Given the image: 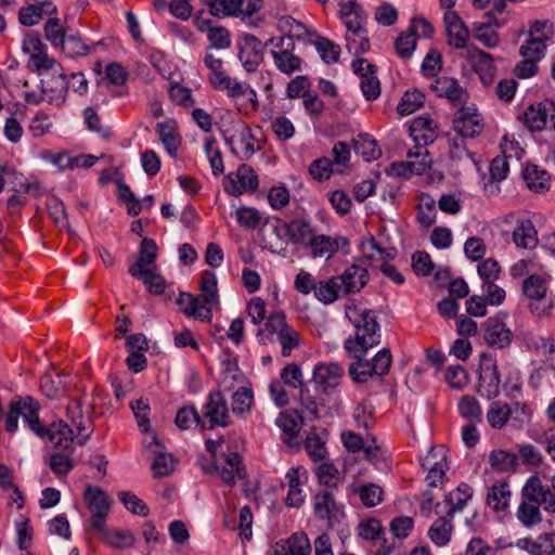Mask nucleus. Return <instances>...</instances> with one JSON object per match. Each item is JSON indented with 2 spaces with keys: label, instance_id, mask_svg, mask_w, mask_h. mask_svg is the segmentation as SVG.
<instances>
[{
  "label": "nucleus",
  "instance_id": "nucleus-13",
  "mask_svg": "<svg viewBox=\"0 0 555 555\" xmlns=\"http://www.w3.org/2000/svg\"><path fill=\"white\" fill-rule=\"evenodd\" d=\"M258 186L257 176L255 171L246 165L238 167L234 177L229 175L224 184L227 193L237 196L247 191H254Z\"/></svg>",
  "mask_w": 555,
  "mask_h": 555
},
{
  "label": "nucleus",
  "instance_id": "nucleus-35",
  "mask_svg": "<svg viewBox=\"0 0 555 555\" xmlns=\"http://www.w3.org/2000/svg\"><path fill=\"white\" fill-rule=\"evenodd\" d=\"M305 43L313 44L321 59L326 64L336 63L339 59V46L335 44L333 41L325 37L319 36L314 30H312L311 38L309 37Z\"/></svg>",
  "mask_w": 555,
  "mask_h": 555
},
{
  "label": "nucleus",
  "instance_id": "nucleus-39",
  "mask_svg": "<svg viewBox=\"0 0 555 555\" xmlns=\"http://www.w3.org/2000/svg\"><path fill=\"white\" fill-rule=\"evenodd\" d=\"M503 156H496L490 165L491 178L495 181H502L507 177L509 164L507 162V153L514 150V142L509 141L507 137L503 138L501 143Z\"/></svg>",
  "mask_w": 555,
  "mask_h": 555
},
{
  "label": "nucleus",
  "instance_id": "nucleus-2",
  "mask_svg": "<svg viewBox=\"0 0 555 555\" xmlns=\"http://www.w3.org/2000/svg\"><path fill=\"white\" fill-rule=\"evenodd\" d=\"M204 63L209 69L208 80L214 89L225 91L229 98L236 99L248 94L256 95L255 91L246 82L232 79L222 69V60L211 53H207Z\"/></svg>",
  "mask_w": 555,
  "mask_h": 555
},
{
  "label": "nucleus",
  "instance_id": "nucleus-44",
  "mask_svg": "<svg viewBox=\"0 0 555 555\" xmlns=\"http://www.w3.org/2000/svg\"><path fill=\"white\" fill-rule=\"evenodd\" d=\"M353 150L366 162L374 160L380 155L375 139L369 133H360L353 139Z\"/></svg>",
  "mask_w": 555,
  "mask_h": 555
},
{
  "label": "nucleus",
  "instance_id": "nucleus-34",
  "mask_svg": "<svg viewBox=\"0 0 555 555\" xmlns=\"http://www.w3.org/2000/svg\"><path fill=\"white\" fill-rule=\"evenodd\" d=\"M433 91L440 98L444 96L451 102H460L465 95V90L457 80L450 77L437 78L431 85Z\"/></svg>",
  "mask_w": 555,
  "mask_h": 555
},
{
  "label": "nucleus",
  "instance_id": "nucleus-17",
  "mask_svg": "<svg viewBox=\"0 0 555 555\" xmlns=\"http://www.w3.org/2000/svg\"><path fill=\"white\" fill-rule=\"evenodd\" d=\"M466 57L485 85L492 82L495 67L491 54L475 47H467Z\"/></svg>",
  "mask_w": 555,
  "mask_h": 555
},
{
  "label": "nucleus",
  "instance_id": "nucleus-56",
  "mask_svg": "<svg viewBox=\"0 0 555 555\" xmlns=\"http://www.w3.org/2000/svg\"><path fill=\"white\" fill-rule=\"evenodd\" d=\"M491 17L488 15L487 22L474 23V37L483 43L487 48H493L499 43V36L495 30L490 28Z\"/></svg>",
  "mask_w": 555,
  "mask_h": 555
},
{
  "label": "nucleus",
  "instance_id": "nucleus-62",
  "mask_svg": "<svg viewBox=\"0 0 555 555\" xmlns=\"http://www.w3.org/2000/svg\"><path fill=\"white\" fill-rule=\"evenodd\" d=\"M335 509V501L330 491L318 493L314 496V513L319 518L331 519Z\"/></svg>",
  "mask_w": 555,
  "mask_h": 555
},
{
  "label": "nucleus",
  "instance_id": "nucleus-7",
  "mask_svg": "<svg viewBox=\"0 0 555 555\" xmlns=\"http://www.w3.org/2000/svg\"><path fill=\"white\" fill-rule=\"evenodd\" d=\"M505 313L499 312L487 319L483 323L485 341L493 348L503 349L508 347L513 341L514 335L505 323Z\"/></svg>",
  "mask_w": 555,
  "mask_h": 555
},
{
  "label": "nucleus",
  "instance_id": "nucleus-59",
  "mask_svg": "<svg viewBox=\"0 0 555 555\" xmlns=\"http://www.w3.org/2000/svg\"><path fill=\"white\" fill-rule=\"evenodd\" d=\"M202 297L207 305L218 302L217 276L214 271H205L201 283Z\"/></svg>",
  "mask_w": 555,
  "mask_h": 555
},
{
  "label": "nucleus",
  "instance_id": "nucleus-41",
  "mask_svg": "<svg viewBox=\"0 0 555 555\" xmlns=\"http://www.w3.org/2000/svg\"><path fill=\"white\" fill-rule=\"evenodd\" d=\"M513 241L516 246L529 249L533 248L537 243V231L530 220H522L513 231Z\"/></svg>",
  "mask_w": 555,
  "mask_h": 555
},
{
  "label": "nucleus",
  "instance_id": "nucleus-33",
  "mask_svg": "<svg viewBox=\"0 0 555 555\" xmlns=\"http://www.w3.org/2000/svg\"><path fill=\"white\" fill-rule=\"evenodd\" d=\"M242 457L238 453L232 452L216 461L215 468L221 479L227 483H233L236 476H240Z\"/></svg>",
  "mask_w": 555,
  "mask_h": 555
},
{
  "label": "nucleus",
  "instance_id": "nucleus-11",
  "mask_svg": "<svg viewBox=\"0 0 555 555\" xmlns=\"http://www.w3.org/2000/svg\"><path fill=\"white\" fill-rule=\"evenodd\" d=\"M454 129L462 137L474 138L483 129L482 117L474 106L461 107L454 115Z\"/></svg>",
  "mask_w": 555,
  "mask_h": 555
},
{
  "label": "nucleus",
  "instance_id": "nucleus-28",
  "mask_svg": "<svg viewBox=\"0 0 555 555\" xmlns=\"http://www.w3.org/2000/svg\"><path fill=\"white\" fill-rule=\"evenodd\" d=\"M176 304L179 305L181 312L189 318L199 320H210L211 318V309L205 308L199 299L191 294L180 293Z\"/></svg>",
  "mask_w": 555,
  "mask_h": 555
},
{
  "label": "nucleus",
  "instance_id": "nucleus-63",
  "mask_svg": "<svg viewBox=\"0 0 555 555\" xmlns=\"http://www.w3.org/2000/svg\"><path fill=\"white\" fill-rule=\"evenodd\" d=\"M425 96L421 91L405 92L398 104V113L402 116L414 113L424 103Z\"/></svg>",
  "mask_w": 555,
  "mask_h": 555
},
{
  "label": "nucleus",
  "instance_id": "nucleus-25",
  "mask_svg": "<svg viewBox=\"0 0 555 555\" xmlns=\"http://www.w3.org/2000/svg\"><path fill=\"white\" fill-rule=\"evenodd\" d=\"M43 100L46 99L52 105H61L65 102L67 95L66 76L60 73L51 79L43 80L41 83Z\"/></svg>",
  "mask_w": 555,
  "mask_h": 555
},
{
  "label": "nucleus",
  "instance_id": "nucleus-8",
  "mask_svg": "<svg viewBox=\"0 0 555 555\" xmlns=\"http://www.w3.org/2000/svg\"><path fill=\"white\" fill-rule=\"evenodd\" d=\"M23 51L29 55L28 66L37 72L54 69L56 61L48 54L46 44L36 35H27L22 44Z\"/></svg>",
  "mask_w": 555,
  "mask_h": 555
},
{
  "label": "nucleus",
  "instance_id": "nucleus-27",
  "mask_svg": "<svg viewBox=\"0 0 555 555\" xmlns=\"http://www.w3.org/2000/svg\"><path fill=\"white\" fill-rule=\"evenodd\" d=\"M473 494V488L465 482H461L454 491L446 494L444 502L449 505L447 516L452 519L456 512H462Z\"/></svg>",
  "mask_w": 555,
  "mask_h": 555
},
{
  "label": "nucleus",
  "instance_id": "nucleus-49",
  "mask_svg": "<svg viewBox=\"0 0 555 555\" xmlns=\"http://www.w3.org/2000/svg\"><path fill=\"white\" fill-rule=\"evenodd\" d=\"M209 12L212 16H238L242 13V1L240 0H206Z\"/></svg>",
  "mask_w": 555,
  "mask_h": 555
},
{
  "label": "nucleus",
  "instance_id": "nucleus-36",
  "mask_svg": "<svg viewBox=\"0 0 555 555\" xmlns=\"http://www.w3.org/2000/svg\"><path fill=\"white\" fill-rule=\"evenodd\" d=\"M244 379L245 376L240 370L236 360L228 358L221 362L219 384L224 390H232L236 385L243 384Z\"/></svg>",
  "mask_w": 555,
  "mask_h": 555
},
{
  "label": "nucleus",
  "instance_id": "nucleus-48",
  "mask_svg": "<svg viewBox=\"0 0 555 555\" xmlns=\"http://www.w3.org/2000/svg\"><path fill=\"white\" fill-rule=\"evenodd\" d=\"M430 160L418 162H399L390 165V171L393 176L409 179L412 175H423L429 168Z\"/></svg>",
  "mask_w": 555,
  "mask_h": 555
},
{
  "label": "nucleus",
  "instance_id": "nucleus-37",
  "mask_svg": "<svg viewBox=\"0 0 555 555\" xmlns=\"http://www.w3.org/2000/svg\"><path fill=\"white\" fill-rule=\"evenodd\" d=\"M488 461L491 468L500 473L515 470L519 465L517 454L503 449L492 450Z\"/></svg>",
  "mask_w": 555,
  "mask_h": 555
},
{
  "label": "nucleus",
  "instance_id": "nucleus-64",
  "mask_svg": "<svg viewBox=\"0 0 555 555\" xmlns=\"http://www.w3.org/2000/svg\"><path fill=\"white\" fill-rule=\"evenodd\" d=\"M60 47L63 53L69 57L83 56L90 51L89 47L82 42L81 38L75 35L66 36Z\"/></svg>",
  "mask_w": 555,
  "mask_h": 555
},
{
  "label": "nucleus",
  "instance_id": "nucleus-12",
  "mask_svg": "<svg viewBox=\"0 0 555 555\" xmlns=\"http://www.w3.org/2000/svg\"><path fill=\"white\" fill-rule=\"evenodd\" d=\"M304 417L297 410L281 412L275 425L281 429L282 441L289 448L298 447L297 437L302 427Z\"/></svg>",
  "mask_w": 555,
  "mask_h": 555
},
{
  "label": "nucleus",
  "instance_id": "nucleus-61",
  "mask_svg": "<svg viewBox=\"0 0 555 555\" xmlns=\"http://www.w3.org/2000/svg\"><path fill=\"white\" fill-rule=\"evenodd\" d=\"M517 518L526 527H532L541 521L539 505L522 501L517 508Z\"/></svg>",
  "mask_w": 555,
  "mask_h": 555
},
{
  "label": "nucleus",
  "instance_id": "nucleus-23",
  "mask_svg": "<svg viewBox=\"0 0 555 555\" xmlns=\"http://www.w3.org/2000/svg\"><path fill=\"white\" fill-rule=\"evenodd\" d=\"M423 467L428 469L426 481L429 488L441 486L446 479L444 455L433 449L425 457Z\"/></svg>",
  "mask_w": 555,
  "mask_h": 555
},
{
  "label": "nucleus",
  "instance_id": "nucleus-58",
  "mask_svg": "<svg viewBox=\"0 0 555 555\" xmlns=\"http://www.w3.org/2000/svg\"><path fill=\"white\" fill-rule=\"evenodd\" d=\"M340 16L347 28V33H356L357 30L365 28L367 15L360 7L340 11Z\"/></svg>",
  "mask_w": 555,
  "mask_h": 555
},
{
  "label": "nucleus",
  "instance_id": "nucleus-54",
  "mask_svg": "<svg viewBox=\"0 0 555 555\" xmlns=\"http://www.w3.org/2000/svg\"><path fill=\"white\" fill-rule=\"evenodd\" d=\"M253 402L251 389L241 386L232 396V411L236 415H244L250 411Z\"/></svg>",
  "mask_w": 555,
  "mask_h": 555
},
{
  "label": "nucleus",
  "instance_id": "nucleus-21",
  "mask_svg": "<svg viewBox=\"0 0 555 555\" xmlns=\"http://www.w3.org/2000/svg\"><path fill=\"white\" fill-rule=\"evenodd\" d=\"M343 295L360 292L369 281V273L365 268L352 264L343 274L336 275Z\"/></svg>",
  "mask_w": 555,
  "mask_h": 555
},
{
  "label": "nucleus",
  "instance_id": "nucleus-4",
  "mask_svg": "<svg viewBox=\"0 0 555 555\" xmlns=\"http://www.w3.org/2000/svg\"><path fill=\"white\" fill-rule=\"evenodd\" d=\"M270 46L273 64L279 72L292 75L301 70L302 59L295 53V42L288 37H271L266 41Z\"/></svg>",
  "mask_w": 555,
  "mask_h": 555
},
{
  "label": "nucleus",
  "instance_id": "nucleus-15",
  "mask_svg": "<svg viewBox=\"0 0 555 555\" xmlns=\"http://www.w3.org/2000/svg\"><path fill=\"white\" fill-rule=\"evenodd\" d=\"M448 43L454 49H464L469 36L468 28L455 11H447L443 15Z\"/></svg>",
  "mask_w": 555,
  "mask_h": 555
},
{
  "label": "nucleus",
  "instance_id": "nucleus-9",
  "mask_svg": "<svg viewBox=\"0 0 555 555\" xmlns=\"http://www.w3.org/2000/svg\"><path fill=\"white\" fill-rule=\"evenodd\" d=\"M203 415L210 427H227L231 423V416L225 397L220 391H212L204 405Z\"/></svg>",
  "mask_w": 555,
  "mask_h": 555
},
{
  "label": "nucleus",
  "instance_id": "nucleus-18",
  "mask_svg": "<svg viewBox=\"0 0 555 555\" xmlns=\"http://www.w3.org/2000/svg\"><path fill=\"white\" fill-rule=\"evenodd\" d=\"M18 412V416L24 420L28 427L40 438L44 439L47 427L40 424L39 405L30 397H25L17 401H12Z\"/></svg>",
  "mask_w": 555,
  "mask_h": 555
},
{
  "label": "nucleus",
  "instance_id": "nucleus-26",
  "mask_svg": "<svg viewBox=\"0 0 555 555\" xmlns=\"http://www.w3.org/2000/svg\"><path fill=\"white\" fill-rule=\"evenodd\" d=\"M306 248L313 258L330 259L338 251L339 245L337 238L315 233Z\"/></svg>",
  "mask_w": 555,
  "mask_h": 555
},
{
  "label": "nucleus",
  "instance_id": "nucleus-6",
  "mask_svg": "<svg viewBox=\"0 0 555 555\" xmlns=\"http://www.w3.org/2000/svg\"><path fill=\"white\" fill-rule=\"evenodd\" d=\"M83 496L88 508L91 512V527L94 530L102 529V526L105 524L111 509V498L102 489L92 487L90 485L86 487Z\"/></svg>",
  "mask_w": 555,
  "mask_h": 555
},
{
  "label": "nucleus",
  "instance_id": "nucleus-1",
  "mask_svg": "<svg viewBox=\"0 0 555 555\" xmlns=\"http://www.w3.org/2000/svg\"><path fill=\"white\" fill-rule=\"evenodd\" d=\"M346 314L356 328V335L344 341L349 357L365 354L380 344V327L373 311L354 307L349 308Z\"/></svg>",
  "mask_w": 555,
  "mask_h": 555
},
{
  "label": "nucleus",
  "instance_id": "nucleus-20",
  "mask_svg": "<svg viewBox=\"0 0 555 555\" xmlns=\"http://www.w3.org/2000/svg\"><path fill=\"white\" fill-rule=\"evenodd\" d=\"M285 234L294 245L306 248L317 231L311 222L304 218L293 219L284 224Z\"/></svg>",
  "mask_w": 555,
  "mask_h": 555
},
{
  "label": "nucleus",
  "instance_id": "nucleus-55",
  "mask_svg": "<svg viewBox=\"0 0 555 555\" xmlns=\"http://www.w3.org/2000/svg\"><path fill=\"white\" fill-rule=\"evenodd\" d=\"M346 47L350 53L363 54L370 50V40L365 28L356 33H346Z\"/></svg>",
  "mask_w": 555,
  "mask_h": 555
},
{
  "label": "nucleus",
  "instance_id": "nucleus-29",
  "mask_svg": "<svg viewBox=\"0 0 555 555\" xmlns=\"http://www.w3.org/2000/svg\"><path fill=\"white\" fill-rule=\"evenodd\" d=\"M278 28L283 34L282 37H288L295 40L306 42L312 36V29L307 28L301 22L296 21L289 15H284L278 21Z\"/></svg>",
  "mask_w": 555,
  "mask_h": 555
},
{
  "label": "nucleus",
  "instance_id": "nucleus-16",
  "mask_svg": "<svg viewBox=\"0 0 555 555\" xmlns=\"http://www.w3.org/2000/svg\"><path fill=\"white\" fill-rule=\"evenodd\" d=\"M344 374V369L334 362L319 363L313 369V382L323 391L336 388Z\"/></svg>",
  "mask_w": 555,
  "mask_h": 555
},
{
  "label": "nucleus",
  "instance_id": "nucleus-53",
  "mask_svg": "<svg viewBox=\"0 0 555 555\" xmlns=\"http://www.w3.org/2000/svg\"><path fill=\"white\" fill-rule=\"evenodd\" d=\"M116 183L118 188V201L127 205V214L129 216H138L142 210L140 199L122 180H116Z\"/></svg>",
  "mask_w": 555,
  "mask_h": 555
},
{
  "label": "nucleus",
  "instance_id": "nucleus-22",
  "mask_svg": "<svg viewBox=\"0 0 555 555\" xmlns=\"http://www.w3.org/2000/svg\"><path fill=\"white\" fill-rule=\"evenodd\" d=\"M410 135L417 146H426L436 140L437 124L430 117L418 116L411 122Z\"/></svg>",
  "mask_w": 555,
  "mask_h": 555
},
{
  "label": "nucleus",
  "instance_id": "nucleus-47",
  "mask_svg": "<svg viewBox=\"0 0 555 555\" xmlns=\"http://www.w3.org/2000/svg\"><path fill=\"white\" fill-rule=\"evenodd\" d=\"M363 253L372 262L380 263L388 262L397 255V250L393 247H382L373 237L363 244Z\"/></svg>",
  "mask_w": 555,
  "mask_h": 555
},
{
  "label": "nucleus",
  "instance_id": "nucleus-57",
  "mask_svg": "<svg viewBox=\"0 0 555 555\" xmlns=\"http://www.w3.org/2000/svg\"><path fill=\"white\" fill-rule=\"evenodd\" d=\"M118 499L124 504L126 509L133 515L146 517L150 513L149 506L131 491H120L118 493Z\"/></svg>",
  "mask_w": 555,
  "mask_h": 555
},
{
  "label": "nucleus",
  "instance_id": "nucleus-60",
  "mask_svg": "<svg viewBox=\"0 0 555 555\" xmlns=\"http://www.w3.org/2000/svg\"><path fill=\"white\" fill-rule=\"evenodd\" d=\"M130 408L133 412V415L135 417V421H137V424H138V427L140 428V430L144 434H152L150 433V417H149V414H150V404H149V401L146 399H143V398H140V399H137L135 401H132L130 403Z\"/></svg>",
  "mask_w": 555,
  "mask_h": 555
},
{
  "label": "nucleus",
  "instance_id": "nucleus-19",
  "mask_svg": "<svg viewBox=\"0 0 555 555\" xmlns=\"http://www.w3.org/2000/svg\"><path fill=\"white\" fill-rule=\"evenodd\" d=\"M102 542L115 551H127L134 546L137 538L134 533L127 529L106 528L95 529Z\"/></svg>",
  "mask_w": 555,
  "mask_h": 555
},
{
  "label": "nucleus",
  "instance_id": "nucleus-40",
  "mask_svg": "<svg viewBox=\"0 0 555 555\" xmlns=\"http://www.w3.org/2000/svg\"><path fill=\"white\" fill-rule=\"evenodd\" d=\"M281 550L286 555H310L312 551L309 538L305 532H295L288 539L281 541Z\"/></svg>",
  "mask_w": 555,
  "mask_h": 555
},
{
  "label": "nucleus",
  "instance_id": "nucleus-24",
  "mask_svg": "<svg viewBox=\"0 0 555 555\" xmlns=\"http://www.w3.org/2000/svg\"><path fill=\"white\" fill-rule=\"evenodd\" d=\"M516 546L530 555H555V532L540 534L537 540L518 539Z\"/></svg>",
  "mask_w": 555,
  "mask_h": 555
},
{
  "label": "nucleus",
  "instance_id": "nucleus-50",
  "mask_svg": "<svg viewBox=\"0 0 555 555\" xmlns=\"http://www.w3.org/2000/svg\"><path fill=\"white\" fill-rule=\"evenodd\" d=\"M366 507H374L383 501V489L376 483H365L360 487H351Z\"/></svg>",
  "mask_w": 555,
  "mask_h": 555
},
{
  "label": "nucleus",
  "instance_id": "nucleus-46",
  "mask_svg": "<svg viewBox=\"0 0 555 555\" xmlns=\"http://www.w3.org/2000/svg\"><path fill=\"white\" fill-rule=\"evenodd\" d=\"M314 296L319 301L328 305L337 300L339 296L344 295L338 280L336 276H332L326 281L318 283Z\"/></svg>",
  "mask_w": 555,
  "mask_h": 555
},
{
  "label": "nucleus",
  "instance_id": "nucleus-42",
  "mask_svg": "<svg viewBox=\"0 0 555 555\" xmlns=\"http://www.w3.org/2000/svg\"><path fill=\"white\" fill-rule=\"evenodd\" d=\"M47 431L44 439L51 441L55 448L67 449L74 441V431L65 423L53 424Z\"/></svg>",
  "mask_w": 555,
  "mask_h": 555
},
{
  "label": "nucleus",
  "instance_id": "nucleus-52",
  "mask_svg": "<svg viewBox=\"0 0 555 555\" xmlns=\"http://www.w3.org/2000/svg\"><path fill=\"white\" fill-rule=\"evenodd\" d=\"M450 520V518L439 517L429 528L428 535L436 545L442 546L450 541L452 530Z\"/></svg>",
  "mask_w": 555,
  "mask_h": 555
},
{
  "label": "nucleus",
  "instance_id": "nucleus-32",
  "mask_svg": "<svg viewBox=\"0 0 555 555\" xmlns=\"http://www.w3.org/2000/svg\"><path fill=\"white\" fill-rule=\"evenodd\" d=\"M550 275L531 274L521 284L522 294L532 301H540L545 298Z\"/></svg>",
  "mask_w": 555,
  "mask_h": 555
},
{
  "label": "nucleus",
  "instance_id": "nucleus-5",
  "mask_svg": "<svg viewBox=\"0 0 555 555\" xmlns=\"http://www.w3.org/2000/svg\"><path fill=\"white\" fill-rule=\"evenodd\" d=\"M266 43L256 36L244 33L237 38L238 60L248 73H254L263 60Z\"/></svg>",
  "mask_w": 555,
  "mask_h": 555
},
{
  "label": "nucleus",
  "instance_id": "nucleus-43",
  "mask_svg": "<svg viewBox=\"0 0 555 555\" xmlns=\"http://www.w3.org/2000/svg\"><path fill=\"white\" fill-rule=\"evenodd\" d=\"M511 498V491L506 482L493 485L487 493V504L495 512L506 509Z\"/></svg>",
  "mask_w": 555,
  "mask_h": 555
},
{
  "label": "nucleus",
  "instance_id": "nucleus-10",
  "mask_svg": "<svg viewBox=\"0 0 555 555\" xmlns=\"http://www.w3.org/2000/svg\"><path fill=\"white\" fill-rule=\"evenodd\" d=\"M143 447L146 449H152L154 453V460L151 464V470L154 478L159 479L167 477L173 470V455L171 453L166 452L164 444L157 438L155 433L151 434V441H143Z\"/></svg>",
  "mask_w": 555,
  "mask_h": 555
},
{
  "label": "nucleus",
  "instance_id": "nucleus-31",
  "mask_svg": "<svg viewBox=\"0 0 555 555\" xmlns=\"http://www.w3.org/2000/svg\"><path fill=\"white\" fill-rule=\"evenodd\" d=\"M157 256V246L151 238H143L140 245V254L137 261L129 268L131 275L151 270L150 266L154 263Z\"/></svg>",
  "mask_w": 555,
  "mask_h": 555
},
{
  "label": "nucleus",
  "instance_id": "nucleus-3",
  "mask_svg": "<svg viewBox=\"0 0 555 555\" xmlns=\"http://www.w3.org/2000/svg\"><path fill=\"white\" fill-rule=\"evenodd\" d=\"M364 356L352 357L356 361L349 365V375L356 383H365L375 375L384 376L388 373L391 365L389 349H380L371 361L365 360Z\"/></svg>",
  "mask_w": 555,
  "mask_h": 555
},
{
  "label": "nucleus",
  "instance_id": "nucleus-30",
  "mask_svg": "<svg viewBox=\"0 0 555 555\" xmlns=\"http://www.w3.org/2000/svg\"><path fill=\"white\" fill-rule=\"evenodd\" d=\"M513 415L512 406L501 400L492 401L486 412V420L493 429L504 428Z\"/></svg>",
  "mask_w": 555,
  "mask_h": 555
},
{
  "label": "nucleus",
  "instance_id": "nucleus-38",
  "mask_svg": "<svg viewBox=\"0 0 555 555\" xmlns=\"http://www.w3.org/2000/svg\"><path fill=\"white\" fill-rule=\"evenodd\" d=\"M527 186L535 192H544L550 188V175L537 165H528L522 172Z\"/></svg>",
  "mask_w": 555,
  "mask_h": 555
},
{
  "label": "nucleus",
  "instance_id": "nucleus-14",
  "mask_svg": "<svg viewBox=\"0 0 555 555\" xmlns=\"http://www.w3.org/2000/svg\"><path fill=\"white\" fill-rule=\"evenodd\" d=\"M482 358L488 360V363L480 371L478 393L490 400L496 398L500 393V374L496 364L490 357L483 354Z\"/></svg>",
  "mask_w": 555,
  "mask_h": 555
},
{
  "label": "nucleus",
  "instance_id": "nucleus-45",
  "mask_svg": "<svg viewBox=\"0 0 555 555\" xmlns=\"http://www.w3.org/2000/svg\"><path fill=\"white\" fill-rule=\"evenodd\" d=\"M522 118L524 122L531 131H541L547 125L548 113L541 104L530 105L524 112Z\"/></svg>",
  "mask_w": 555,
  "mask_h": 555
},
{
  "label": "nucleus",
  "instance_id": "nucleus-51",
  "mask_svg": "<svg viewBox=\"0 0 555 555\" xmlns=\"http://www.w3.org/2000/svg\"><path fill=\"white\" fill-rule=\"evenodd\" d=\"M460 415L473 423H481L482 410L478 400L473 396H464L459 402Z\"/></svg>",
  "mask_w": 555,
  "mask_h": 555
}]
</instances>
